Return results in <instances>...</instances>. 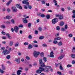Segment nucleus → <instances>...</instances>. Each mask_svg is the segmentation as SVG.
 Instances as JSON below:
<instances>
[{"label": "nucleus", "mask_w": 75, "mask_h": 75, "mask_svg": "<svg viewBox=\"0 0 75 75\" xmlns=\"http://www.w3.org/2000/svg\"><path fill=\"white\" fill-rule=\"evenodd\" d=\"M22 71L21 70H18L17 72V74L18 75H20L21 74V72Z\"/></svg>", "instance_id": "obj_14"}, {"label": "nucleus", "mask_w": 75, "mask_h": 75, "mask_svg": "<svg viewBox=\"0 0 75 75\" xmlns=\"http://www.w3.org/2000/svg\"><path fill=\"white\" fill-rule=\"evenodd\" d=\"M23 23H24V24H26V23H28V21L25 19V18H23Z\"/></svg>", "instance_id": "obj_12"}, {"label": "nucleus", "mask_w": 75, "mask_h": 75, "mask_svg": "<svg viewBox=\"0 0 75 75\" xmlns=\"http://www.w3.org/2000/svg\"><path fill=\"white\" fill-rule=\"evenodd\" d=\"M10 2L9 1L6 4L7 6H9V4H10Z\"/></svg>", "instance_id": "obj_53"}, {"label": "nucleus", "mask_w": 75, "mask_h": 75, "mask_svg": "<svg viewBox=\"0 0 75 75\" xmlns=\"http://www.w3.org/2000/svg\"><path fill=\"white\" fill-rule=\"evenodd\" d=\"M1 28H6V27H5V25H1Z\"/></svg>", "instance_id": "obj_39"}, {"label": "nucleus", "mask_w": 75, "mask_h": 75, "mask_svg": "<svg viewBox=\"0 0 75 75\" xmlns=\"http://www.w3.org/2000/svg\"><path fill=\"white\" fill-rule=\"evenodd\" d=\"M18 27H19V28H23V25L22 24L20 25H18Z\"/></svg>", "instance_id": "obj_30"}, {"label": "nucleus", "mask_w": 75, "mask_h": 75, "mask_svg": "<svg viewBox=\"0 0 75 75\" xmlns=\"http://www.w3.org/2000/svg\"><path fill=\"white\" fill-rule=\"evenodd\" d=\"M67 67H68V68H69V67H72V65L71 64H68L67 65Z\"/></svg>", "instance_id": "obj_42"}, {"label": "nucleus", "mask_w": 75, "mask_h": 75, "mask_svg": "<svg viewBox=\"0 0 75 75\" xmlns=\"http://www.w3.org/2000/svg\"><path fill=\"white\" fill-rule=\"evenodd\" d=\"M20 4H17L16 5V7H17V8H19V7H20Z\"/></svg>", "instance_id": "obj_32"}, {"label": "nucleus", "mask_w": 75, "mask_h": 75, "mask_svg": "<svg viewBox=\"0 0 75 75\" xmlns=\"http://www.w3.org/2000/svg\"><path fill=\"white\" fill-rule=\"evenodd\" d=\"M63 58H64V55H61L60 56L58 57V59H62Z\"/></svg>", "instance_id": "obj_17"}, {"label": "nucleus", "mask_w": 75, "mask_h": 75, "mask_svg": "<svg viewBox=\"0 0 75 75\" xmlns=\"http://www.w3.org/2000/svg\"><path fill=\"white\" fill-rule=\"evenodd\" d=\"M28 49H31V48H33V46H32L31 44H29L28 45Z\"/></svg>", "instance_id": "obj_20"}, {"label": "nucleus", "mask_w": 75, "mask_h": 75, "mask_svg": "<svg viewBox=\"0 0 75 75\" xmlns=\"http://www.w3.org/2000/svg\"><path fill=\"white\" fill-rule=\"evenodd\" d=\"M63 17V15H59V20H62Z\"/></svg>", "instance_id": "obj_16"}, {"label": "nucleus", "mask_w": 75, "mask_h": 75, "mask_svg": "<svg viewBox=\"0 0 75 75\" xmlns=\"http://www.w3.org/2000/svg\"><path fill=\"white\" fill-rule=\"evenodd\" d=\"M58 21V19L57 18H54L52 20V24H55Z\"/></svg>", "instance_id": "obj_4"}, {"label": "nucleus", "mask_w": 75, "mask_h": 75, "mask_svg": "<svg viewBox=\"0 0 75 75\" xmlns=\"http://www.w3.org/2000/svg\"><path fill=\"white\" fill-rule=\"evenodd\" d=\"M15 61L17 62V64L20 63V58L15 59Z\"/></svg>", "instance_id": "obj_9"}, {"label": "nucleus", "mask_w": 75, "mask_h": 75, "mask_svg": "<svg viewBox=\"0 0 75 75\" xmlns=\"http://www.w3.org/2000/svg\"><path fill=\"white\" fill-rule=\"evenodd\" d=\"M46 18H47V19H49V18H50V15H46Z\"/></svg>", "instance_id": "obj_23"}, {"label": "nucleus", "mask_w": 75, "mask_h": 75, "mask_svg": "<svg viewBox=\"0 0 75 75\" xmlns=\"http://www.w3.org/2000/svg\"><path fill=\"white\" fill-rule=\"evenodd\" d=\"M57 74H59V75H62V73H61V72L59 71H57Z\"/></svg>", "instance_id": "obj_41"}, {"label": "nucleus", "mask_w": 75, "mask_h": 75, "mask_svg": "<svg viewBox=\"0 0 75 75\" xmlns=\"http://www.w3.org/2000/svg\"><path fill=\"white\" fill-rule=\"evenodd\" d=\"M41 11H42L43 12H44V11H45V9H44V8L42 9Z\"/></svg>", "instance_id": "obj_63"}, {"label": "nucleus", "mask_w": 75, "mask_h": 75, "mask_svg": "<svg viewBox=\"0 0 75 75\" xmlns=\"http://www.w3.org/2000/svg\"><path fill=\"white\" fill-rule=\"evenodd\" d=\"M6 23L7 24H10V22L8 21H6Z\"/></svg>", "instance_id": "obj_37"}, {"label": "nucleus", "mask_w": 75, "mask_h": 75, "mask_svg": "<svg viewBox=\"0 0 75 75\" xmlns=\"http://www.w3.org/2000/svg\"><path fill=\"white\" fill-rule=\"evenodd\" d=\"M19 29V28L17 26H15L14 27V30L15 33H18Z\"/></svg>", "instance_id": "obj_8"}, {"label": "nucleus", "mask_w": 75, "mask_h": 75, "mask_svg": "<svg viewBox=\"0 0 75 75\" xmlns=\"http://www.w3.org/2000/svg\"><path fill=\"white\" fill-rule=\"evenodd\" d=\"M24 7L25 9H27V6H26L24 5Z\"/></svg>", "instance_id": "obj_62"}, {"label": "nucleus", "mask_w": 75, "mask_h": 75, "mask_svg": "<svg viewBox=\"0 0 75 75\" xmlns=\"http://www.w3.org/2000/svg\"><path fill=\"white\" fill-rule=\"evenodd\" d=\"M44 54L43 52H41L40 54V56L41 57H42L44 56Z\"/></svg>", "instance_id": "obj_29"}, {"label": "nucleus", "mask_w": 75, "mask_h": 75, "mask_svg": "<svg viewBox=\"0 0 75 75\" xmlns=\"http://www.w3.org/2000/svg\"><path fill=\"white\" fill-rule=\"evenodd\" d=\"M9 45V46H12L13 45V42L12 41L10 42V43Z\"/></svg>", "instance_id": "obj_22"}, {"label": "nucleus", "mask_w": 75, "mask_h": 75, "mask_svg": "<svg viewBox=\"0 0 75 75\" xmlns=\"http://www.w3.org/2000/svg\"><path fill=\"white\" fill-rule=\"evenodd\" d=\"M55 17H59V14H56L55 16Z\"/></svg>", "instance_id": "obj_45"}, {"label": "nucleus", "mask_w": 75, "mask_h": 75, "mask_svg": "<svg viewBox=\"0 0 75 75\" xmlns=\"http://www.w3.org/2000/svg\"><path fill=\"white\" fill-rule=\"evenodd\" d=\"M58 45L59 46H61L62 45V41H60L58 43Z\"/></svg>", "instance_id": "obj_19"}, {"label": "nucleus", "mask_w": 75, "mask_h": 75, "mask_svg": "<svg viewBox=\"0 0 75 75\" xmlns=\"http://www.w3.org/2000/svg\"><path fill=\"white\" fill-rule=\"evenodd\" d=\"M11 30L12 33H13V32H14V28H11Z\"/></svg>", "instance_id": "obj_55"}, {"label": "nucleus", "mask_w": 75, "mask_h": 75, "mask_svg": "<svg viewBox=\"0 0 75 75\" xmlns=\"http://www.w3.org/2000/svg\"><path fill=\"white\" fill-rule=\"evenodd\" d=\"M59 29H60V28L59 26H57L56 28V29L57 30H59Z\"/></svg>", "instance_id": "obj_49"}, {"label": "nucleus", "mask_w": 75, "mask_h": 75, "mask_svg": "<svg viewBox=\"0 0 75 75\" xmlns=\"http://www.w3.org/2000/svg\"><path fill=\"white\" fill-rule=\"evenodd\" d=\"M12 11L13 12L16 13L17 12V8L15 7H12Z\"/></svg>", "instance_id": "obj_10"}, {"label": "nucleus", "mask_w": 75, "mask_h": 75, "mask_svg": "<svg viewBox=\"0 0 75 75\" xmlns=\"http://www.w3.org/2000/svg\"><path fill=\"white\" fill-rule=\"evenodd\" d=\"M1 33L2 34H4V35H5L6 34V33L3 31H2Z\"/></svg>", "instance_id": "obj_61"}, {"label": "nucleus", "mask_w": 75, "mask_h": 75, "mask_svg": "<svg viewBox=\"0 0 75 75\" xmlns=\"http://www.w3.org/2000/svg\"><path fill=\"white\" fill-rule=\"evenodd\" d=\"M38 30L40 31H41V30H42V28L41 27H39L38 28Z\"/></svg>", "instance_id": "obj_44"}, {"label": "nucleus", "mask_w": 75, "mask_h": 75, "mask_svg": "<svg viewBox=\"0 0 75 75\" xmlns=\"http://www.w3.org/2000/svg\"><path fill=\"white\" fill-rule=\"evenodd\" d=\"M35 34H38V32L37 30H35Z\"/></svg>", "instance_id": "obj_56"}, {"label": "nucleus", "mask_w": 75, "mask_h": 75, "mask_svg": "<svg viewBox=\"0 0 75 75\" xmlns=\"http://www.w3.org/2000/svg\"><path fill=\"white\" fill-rule=\"evenodd\" d=\"M64 29H65L66 30H67V25H65Z\"/></svg>", "instance_id": "obj_58"}, {"label": "nucleus", "mask_w": 75, "mask_h": 75, "mask_svg": "<svg viewBox=\"0 0 75 75\" xmlns=\"http://www.w3.org/2000/svg\"><path fill=\"white\" fill-rule=\"evenodd\" d=\"M26 59H27L28 60H29V59H30V57H29L27 56L26 57Z\"/></svg>", "instance_id": "obj_54"}, {"label": "nucleus", "mask_w": 75, "mask_h": 75, "mask_svg": "<svg viewBox=\"0 0 75 75\" xmlns=\"http://www.w3.org/2000/svg\"><path fill=\"white\" fill-rule=\"evenodd\" d=\"M11 22L12 23V24H14V19H12L11 20Z\"/></svg>", "instance_id": "obj_38"}, {"label": "nucleus", "mask_w": 75, "mask_h": 75, "mask_svg": "<svg viewBox=\"0 0 75 75\" xmlns=\"http://www.w3.org/2000/svg\"><path fill=\"white\" fill-rule=\"evenodd\" d=\"M55 65L56 67H58V64L55 63Z\"/></svg>", "instance_id": "obj_64"}, {"label": "nucleus", "mask_w": 75, "mask_h": 75, "mask_svg": "<svg viewBox=\"0 0 75 75\" xmlns=\"http://www.w3.org/2000/svg\"><path fill=\"white\" fill-rule=\"evenodd\" d=\"M73 52H75V47H73L72 50Z\"/></svg>", "instance_id": "obj_28"}, {"label": "nucleus", "mask_w": 75, "mask_h": 75, "mask_svg": "<svg viewBox=\"0 0 75 75\" xmlns=\"http://www.w3.org/2000/svg\"><path fill=\"white\" fill-rule=\"evenodd\" d=\"M6 18L7 19H10V18H11V16H7L6 17Z\"/></svg>", "instance_id": "obj_21"}, {"label": "nucleus", "mask_w": 75, "mask_h": 75, "mask_svg": "<svg viewBox=\"0 0 75 75\" xmlns=\"http://www.w3.org/2000/svg\"><path fill=\"white\" fill-rule=\"evenodd\" d=\"M39 52H37L36 51H35L33 52L34 57L35 58H37L38 57V55L40 54Z\"/></svg>", "instance_id": "obj_5"}, {"label": "nucleus", "mask_w": 75, "mask_h": 75, "mask_svg": "<svg viewBox=\"0 0 75 75\" xmlns=\"http://www.w3.org/2000/svg\"><path fill=\"white\" fill-rule=\"evenodd\" d=\"M6 35L8 37L9 39H11V38H12V37H11V35L8 33H7L6 34Z\"/></svg>", "instance_id": "obj_13"}, {"label": "nucleus", "mask_w": 75, "mask_h": 75, "mask_svg": "<svg viewBox=\"0 0 75 75\" xmlns=\"http://www.w3.org/2000/svg\"><path fill=\"white\" fill-rule=\"evenodd\" d=\"M41 13H39L37 14V16H39V17H40V16H41Z\"/></svg>", "instance_id": "obj_59"}, {"label": "nucleus", "mask_w": 75, "mask_h": 75, "mask_svg": "<svg viewBox=\"0 0 75 75\" xmlns=\"http://www.w3.org/2000/svg\"><path fill=\"white\" fill-rule=\"evenodd\" d=\"M41 1L42 2V4H45V1L44 0H42Z\"/></svg>", "instance_id": "obj_33"}, {"label": "nucleus", "mask_w": 75, "mask_h": 75, "mask_svg": "<svg viewBox=\"0 0 75 75\" xmlns=\"http://www.w3.org/2000/svg\"><path fill=\"white\" fill-rule=\"evenodd\" d=\"M28 38L29 39H31V38H32V36H31V35H29Z\"/></svg>", "instance_id": "obj_48"}, {"label": "nucleus", "mask_w": 75, "mask_h": 75, "mask_svg": "<svg viewBox=\"0 0 75 75\" xmlns=\"http://www.w3.org/2000/svg\"><path fill=\"white\" fill-rule=\"evenodd\" d=\"M24 45H28V42H25L24 43Z\"/></svg>", "instance_id": "obj_50"}, {"label": "nucleus", "mask_w": 75, "mask_h": 75, "mask_svg": "<svg viewBox=\"0 0 75 75\" xmlns=\"http://www.w3.org/2000/svg\"><path fill=\"white\" fill-rule=\"evenodd\" d=\"M46 68L47 69H48L49 68H51V67L49 66H47L46 67Z\"/></svg>", "instance_id": "obj_36"}, {"label": "nucleus", "mask_w": 75, "mask_h": 75, "mask_svg": "<svg viewBox=\"0 0 75 75\" xmlns=\"http://www.w3.org/2000/svg\"><path fill=\"white\" fill-rule=\"evenodd\" d=\"M22 3L24 4H27V6H29L30 5L29 2H28V0H25L22 1Z\"/></svg>", "instance_id": "obj_7"}, {"label": "nucleus", "mask_w": 75, "mask_h": 75, "mask_svg": "<svg viewBox=\"0 0 75 75\" xmlns=\"http://www.w3.org/2000/svg\"><path fill=\"white\" fill-rule=\"evenodd\" d=\"M53 44H57L58 43V41L55 40V41H54L53 42Z\"/></svg>", "instance_id": "obj_31"}, {"label": "nucleus", "mask_w": 75, "mask_h": 75, "mask_svg": "<svg viewBox=\"0 0 75 75\" xmlns=\"http://www.w3.org/2000/svg\"><path fill=\"white\" fill-rule=\"evenodd\" d=\"M14 46L15 47H18V44L17 43L15 44H14Z\"/></svg>", "instance_id": "obj_46"}, {"label": "nucleus", "mask_w": 75, "mask_h": 75, "mask_svg": "<svg viewBox=\"0 0 75 75\" xmlns=\"http://www.w3.org/2000/svg\"><path fill=\"white\" fill-rule=\"evenodd\" d=\"M39 62L40 64H41V67H45V64H44L43 63V62H42V59H40L39 60Z\"/></svg>", "instance_id": "obj_3"}, {"label": "nucleus", "mask_w": 75, "mask_h": 75, "mask_svg": "<svg viewBox=\"0 0 75 75\" xmlns=\"http://www.w3.org/2000/svg\"><path fill=\"white\" fill-rule=\"evenodd\" d=\"M6 59H10V55H7L6 57Z\"/></svg>", "instance_id": "obj_26"}, {"label": "nucleus", "mask_w": 75, "mask_h": 75, "mask_svg": "<svg viewBox=\"0 0 75 75\" xmlns=\"http://www.w3.org/2000/svg\"><path fill=\"white\" fill-rule=\"evenodd\" d=\"M64 25V22H60V26H62Z\"/></svg>", "instance_id": "obj_18"}, {"label": "nucleus", "mask_w": 75, "mask_h": 75, "mask_svg": "<svg viewBox=\"0 0 75 75\" xmlns=\"http://www.w3.org/2000/svg\"><path fill=\"white\" fill-rule=\"evenodd\" d=\"M28 6V8H29L30 9H31V8H32V6Z\"/></svg>", "instance_id": "obj_47"}, {"label": "nucleus", "mask_w": 75, "mask_h": 75, "mask_svg": "<svg viewBox=\"0 0 75 75\" xmlns=\"http://www.w3.org/2000/svg\"><path fill=\"white\" fill-rule=\"evenodd\" d=\"M43 60L44 61H45L44 62H47V58L45 57H43Z\"/></svg>", "instance_id": "obj_24"}, {"label": "nucleus", "mask_w": 75, "mask_h": 75, "mask_svg": "<svg viewBox=\"0 0 75 75\" xmlns=\"http://www.w3.org/2000/svg\"><path fill=\"white\" fill-rule=\"evenodd\" d=\"M2 69H0V72L1 74H3L4 73V71L3 70L6 69V68L4 67V64H2L1 65Z\"/></svg>", "instance_id": "obj_2"}, {"label": "nucleus", "mask_w": 75, "mask_h": 75, "mask_svg": "<svg viewBox=\"0 0 75 75\" xmlns=\"http://www.w3.org/2000/svg\"><path fill=\"white\" fill-rule=\"evenodd\" d=\"M71 57L72 58H75V54H72L71 55Z\"/></svg>", "instance_id": "obj_34"}, {"label": "nucleus", "mask_w": 75, "mask_h": 75, "mask_svg": "<svg viewBox=\"0 0 75 75\" xmlns=\"http://www.w3.org/2000/svg\"><path fill=\"white\" fill-rule=\"evenodd\" d=\"M59 68L60 69H61V70H62V69H63V68H62V66H60Z\"/></svg>", "instance_id": "obj_57"}, {"label": "nucleus", "mask_w": 75, "mask_h": 75, "mask_svg": "<svg viewBox=\"0 0 75 75\" xmlns=\"http://www.w3.org/2000/svg\"><path fill=\"white\" fill-rule=\"evenodd\" d=\"M59 33H57L56 34V35H55V36L56 37H58L59 36Z\"/></svg>", "instance_id": "obj_51"}, {"label": "nucleus", "mask_w": 75, "mask_h": 75, "mask_svg": "<svg viewBox=\"0 0 75 75\" xmlns=\"http://www.w3.org/2000/svg\"><path fill=\"white\" fill-rule=\"evenodd\" d=\"M68 36L69 37H72V34H70L68 35Z\"/></svg>", "instance_id": "obj_40"}, {"label": "nucleus", "mask_w": 75, "mask_h": 75, "mask_svg": "<svg viewBox=\"0 0 75 75\" xmlns=\"http://www.w3.org/2000/svg\"><path fill=\"white\" fill-rule=\"evenodd\" d=\"M10 53V51H8L7 52V50H4L2 52L3 54L4 55H6L7 54H8Z\"/></svg>", "instance_id": "obj_6"}, {"label": "nucleus", "mask_w": 75, "mask_h": 75, "mask_svg": "<svg viewBox=\"0 0 75 75\" xmlns=\"http://www.w3.org/2000/svg\"><path fill=\"white\" fill-rule=\"evenodd\" d=\"M72 17L73 18H75V14H74L72 15Z\"/></svg>", "instance_id": "obj_52"}, {"label": "nucleus", "mask_w": 75, "mask_h": 75, "mask_svg": "<svg viewBox=\"0 0 75 75\" xmlns=\"http://www.w3.org/2000/svg\"><path fill=\"white\" fill-rule=\"evenodd\" d=\"M72 63L73 64H75V60H73L72 61Z\"/></svg>", "instance_id": "obj_60"}, {"label": "nucleus", "mask_w": 75, "mask_h": 75, "mask_svg": "<svg viewBox=\"0 0 75 75\" xmlns=\"http://www.w3.org/2000/svg\"><path fill=\"white\" fill-rule=\"evenodd\" d=\"M43 67H39V69L37 70L36 71V73H38V74H41L42 72V71H44L45 72H48L49 71V70L48 69H45L44 68H43Z\"/></svg>", "instance_id": "obj_1"}, {"label": "nucleus", "mask_w": 75, "mask_h": 75, "mask_svg": "<svg viewBox=\"0 0 75 75\" xmlns=\"http://www.w3.org/2000/svg\"><path fill=\"white\" fill-rule=\"evenodd\" d=\"M40 17H42V18H43L45 17V15L44 14H42L40 15Z\"/></svg>", "instance_id": "obj_27"}, {"label": "nucleus", "mask_w": 75, "mask_h": 75, "mask_svg": "<svg viewBox=\"0 0 75 75\" xmlns=\"http://www.w3.org/2000/svg\"><path fill=\"white\" fill-rule=\"evenodd\" d=\"M50 57L51 58H54V52L52 51L50 53Z\"/></svg>", "instance_id": "obj_11"}, {"label": "nucleus", "mask_w": 75, "mask_h": 75, "mask_svg": "<svg viewBox=\"0 0 75 75\" xmlns=\"http://www.w3.org/2000/svg\"><path fill=\"white\" fill-rule=\"evenodd\" d=\"M5 49V47H2L1 48V50H4Z\"/></svg>", "instance_id": "obj_43"}, {"label": "nucleus", "mask_w": 75, "mask_h": 75, "mask_svg": "<svg viewBox=\"0 0 75 75\" xmlns=\"http://www.w3.org/2000/svg\"><path fill=\"white\" fill-rule=\"evenodd\" d=\"M28 27H29V28H30L31 27V23H28Z\"/></svg>", "instance_id": "obj_25"}, {"label": "nucleus", "mask_w": 75, "mask_h": 75, "mask_svg": "<svg viewBox=\"0 0 75 75\" xmlns=\"http://www.w3.org/2000/svg\"><path fill=\"white\" fill-rule=\"evenodd\" d=\"M61 39V37H57V38H55L54 40H55V41H57V40H60Z\"/></svg>", "instance_id": "obj_15"}, {"label": "nucleus", "mask_w": 75, "mask_h": 75, "mask_svg": "<svg viewBox=\"0 0 75 75\" xmlns=\"http://www.w3.org/2000/svg\"><path fill=\"white\" fill-rule=\"evenodd\" d=\"M39 38L40 40H41L42 39H43L44 38V37L43 36H41L39 37Z\"/></svg>", "instance_id": "obj_35"}]
</instances>
